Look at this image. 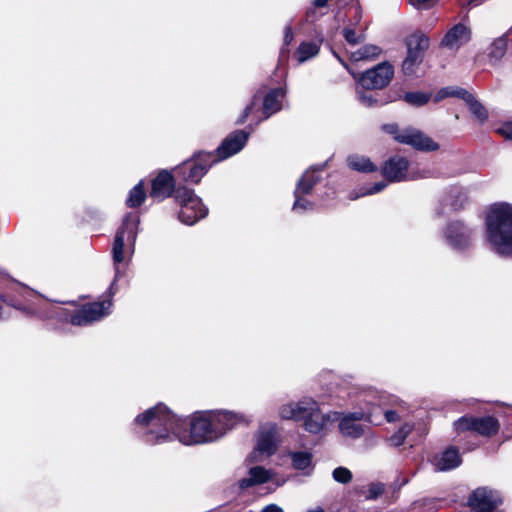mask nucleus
<instances>
[{
	"label": "nucleus",
	"mask_w": 512,
	"mask_h": 512,
	"mask_svg": "<svg viewBox=\"0 0 512 512\" xmlns=\"http://www.w3.org/2000/svg\"><path fill=\"white\" fill-rule=\"evenodd\" d=\"M3 303L17 310L26 311L24 303L11 294L0 293V304L2 305Z\"/></svg>",
	"instance_id": "obj_37"
},
{
	"label": "nucleus",
	"mask_w": 512,
	"mask_h": 512,
	"mask_svg": "<svg viewBox=\"0 0 512 512\" xmlns=\"http://www.w3.org/2000/svg\"><path fill=\"white\" fill-rule=\"evenodd\" d=\"M412 430V425L404 423L394 434L388 438L390 445L394 447L403 445Z\"/></svg>",
	"instance_id": "obj_33"
},
{
	"label": "nucleus",
	"mask_w": 512,
	"mask_h": 512,
	"mask_svg": "<svg viewBox=\"0 0 512 512\" xmlns=\"http://www.w3.org/2000/svg\"><path fill=\"white\" fill-rule=\"evenodd\" d=\"M496 132L505 139L512 140V121L505 122Z\"/></svg>",
	"instance_id": "obj_43"
},
{
	"label": "nucleus",
	"mask_w": 512,
	"mask_h": 512,
	"mask_svg": "<svg viewBox=\"0 0 512 512\" xmlns=\"http://www.w3.org/2000/svg\"><path fill=\"white\" fill-rule=\"evenodd\" d=\"M450 97V87L441 88L435 95L434 101L439 102L445 98Z\"/></svg>",
	"instance_id": "obj_47"
},
{
	"label": "nucleus",
	"mask_w": 512,
	"mask_h": 512,
	"mask_svg": "<svg viewBox=\"0 0 512 512\" xmlns=\"http://www.w3.org/2000/svg\"><path fill=\"white\" fill-rule=\"evenodd\" d=\"M356 14H357V15H356L357 20L359 21V20H360V18H361V8H360V7H358V8H357V10H356Z\"/></svg>",
	"instance_id": "obj_54"
},
{
	"label": "nucleus",
	"mask_w": 512,
	"mask_h": 512,
	"mask_svg": "<svg viewBox=\"0 0 512 512\" xmlns=\"http://www.w3.org/2000/svg\"><path fill=\"white\" fill-rule=\"evenodd\" d=\"M471 29L462 23L450 28L441 40V45L448 48H459L471 40Z\"/></svg>",
	"instance_id": "obj_19"
},
{
	"label": "nucleus",
	"mask_w": 512,
	"mask_h": 512,
	"mask_svg": "<svg viewBox=\"0 0 512 512\" xmlns=\"http://www.w3.org/2000/svg\"><path fill=\"white\" fill-rule=\"evenodd\" d=\"M386 186L387 184L384 181L376 182L372 186H370L365 192H363L362 195L364 196L376 194L384 190Z\"/></svg>",
	"instance_id": "obj_44"
},
{
	"label": "nucleus",
	"mask_w": 512,
	"mask_h": 512,
	"mask_svg": "<svg viewBox=\"0 0 512 512\" xmlns=\"http://www.w3.org/2000/svg\"><path fill=\"white\" fill-rule=\"evenodd\" d=\"M314 6L312 8H309L305 13V21L309 23L316 22L321 14H319Z\"/></svg>",
	"instance_id": "obj_45"
},
{
	"label": "nucleus",
	"mask_w": 512,
	"mask_h": 512,
	"mask_svg": "<svg viewBox=\"0 0 512 512\" xmlns=\"http://www.w3.org/2000/svg\"><path fill=\"white\" fill-rule=\"evenodd\" d=\"M359 101L367 107H377L388 103V100L378 99L373 94L366 91L358 92Z\"/></svg>",
	"instance_id": "obj_36"
},
{
	"label": "nucleus",
	"mask_w": 512,
	"mask_h": 512,
	"mask_svg": "<svg viewBox=\"0 0 512 512\" xmlns=\"http://www.w3.org/2000/svg\"><path fill=\"white\" fill-rule=\"evenodd\" d=\"M174 202L179 207V221L186 225H194L206 218L209 213V209L203 203L202 198L189 186L178 189Z\"/></svg>",
	"instance_id": "obj_7"
},
{
	"label": "nucleus",
	"mask_w": 512,
	"mask_h": 512,
	"mask_svg": "<svg viewBox=\"0 0 512 512\" xmlns=\"http://www.w3.org/2000/svg\"><path fill=\"white\" fill-rule=\"evenodd\" d=\"M455 431L460 433L472 432L474 434L491 438L500 430L499 420L491 415L476 417L464 415L454 422Z\"/></svg>",
	"instance_id": "obj_11"
},
{
	"label": "nucleus",
	"mask_w": 512,
	"mask_h": 512,
	"mask_svg": "<svg viewBox=\"0 0 512 512\" xmlns=\"http://www.w3.org/2000/svg\"><path fill=\"white\" fill-rule=\"evenodd\" d=\"M177 439L184 445H197L213 442L221 437L212 417L205 412H196L192 418H181Z\"/></svg>",
	"instance_id": "obj_4"
},
{
	"label": "nucleus",
	"mask_w": 512,
	"mask_h": 512,
	"mask_svg": "<svg viewBox=\"0 0 512 512\" xmlns=\"http://www.w3.org/2000/svg\"><path fill=\"white\" fill-rule=\"evenodd\" d=\"M74 317V311L69 309L56 307L47 313L48 319H54L60 323H70L72 325V318Z\"/></svg>",
	"instance_id": "obj_34"
},
{
	"label": "nucleus",
	"mask_w": 512,
	"mask_h": 512,
	"mask_svg": "<svg viewBox=\"0 0 512 512\" xmlns=\"http://www.w3.org/2000/svg\"><path fill=\"white\" fill-rule=\"evenodd\" d=\"M443 235L446 242L455 250L465 251L472 245L473 230L464 221H449Z\"/></svg>",
	"instance_id": "obj_16"
},
{
	"label": "nucleus",
	"mask_w": 512,
	"mask_h": 512,
	"mask_svg": "<svg viewBox=\"0 0 512 512\" xmlns=\"http://www.w3.org/2000/svg\"><path fill=\"white\" fill-rule=\"evenodd\" d=\"M470 100L471 101L466 102L469 111L473 114L474 118L479 122V124L483 125L489 117L487 109L476 99L473 94L471 95Z\"/></svg>",
	"instance_id": "obj_32"
},
{
	"label": "nucleus",
	"mask_w": 512,
	"mask_h": 512,
	"mask_svg": "<svg viewBox=\"0 0 512 512\" xmlns=\"http://www.w3.org/2000/svg\"><path fill=\"white\" fill-rule=\"evenodd\" d=\"M139 215L137 213L129 212L127 213L121 225L116 231L113 247H112V257L115 265L116 274L115 277L108 287L107 291L102 296L101 300H110L111 307L113 306V297L118 291L117 281L119 275V267L118 264L122 263L124 260V247L125 243L134 244L137 234H138V226H139Z\"/></svg>",
	"instance_id": "obj_3"
},
{
	"label": "nucleus",
	"mask_w": 512,
	"mask_h": 512,
	"mask_svg": "<svg viewBox=\"0 0 512 512\" xmlns=\"http://www.w3.org/2000/svg\"><path fill=\"white\" fill-rule=\"evenodd\" d=\"M347 418H350L352 421H360L363 420L364 414L363 412H352L346 415Z\"/></svg>",
	"instance_id": "obj_49"
},
{
	"label": "nucleus",
	"mask_w": 512,
	"mask_h": 512,
	"mask_svg": "<svg viewBox=\"0 0 512 512\" xmlns=\"http://www.w3.org/2000/svg\"><path fill=\"white\" fill-rule=\"evenodd\" d=\"M307 512H325V511H324V509H323V508H321V507H317L316 509H314V510H309V511H307Z\"/></svg>",
	"instance_id": "obj_55"
},
{
	"label": "nucleus",
	"mask_w": 512,
	"mask_h": 512,
	"mask_svg": "<svg viewBox=\"0 0 512 512\" xmlns=\"http://www.w3.org/2000/svg\"><path fill=\"white\" fill-rule=\"evenodd\" d=\"M383 489L379 488L377 490H370V492L373 494V496L376 498L382 493Z\"/></svg>",
	"instance_id": "obj_52"
},
{
	"label": "nucleus",
	"mask_w": 512,
	"mask_h": 512,
	"mask_svg": "<svg viewBox=\"0 0 512 512\" xmlns=\"http://www.w3.org/2000/svg\"><path fill=\"white\" fill-rule=\"evenodd\" d=\"M472 93L468 90L460 87H450V97H456L462 99L465 103L471 101Z\"/></svg>",
	"instance_id": "obj_41"
},
{
	"label": "nucleus",
	"mask_w": 512,
	"mask_h": 512,
	"mask_svg": "<svg viewBox=\"0 0 512 512\" xmlns=\"http://www.w3.org/2000/svg\"><path fill=\"white\" fill-rule=\"evenodd\" d=\"M257 450L268 456L276 453L277 445L272 431H265L260 435L257 441Z\"/></svg>",
	"instance_id": "obj_27"
},
{
	"label": "nucleus",
	"mask_w": 512,
	"mask_h": 512,
	"mask_svg": "<svg viewBox=\"0 0 512 512\" xmlns=\"http://www.w3.org/2000/svg\"><path fill=\"white\" fill-rule=\"evenodd\" d=\"M350 2H352L353 0H349Z\"/></svg>",
	"instance_id": "obj_58"
},
{
	"label": "nucleus",
	"mask_w": 512,
	"mask_h": 512,
	"mask_svg": "<svg viewBox=\"0 0 512 512\" xmlns=\"http://www.w3.org/2000/svg\"><path fill=\"white\" fill-rule=\"evenodd\" d=\"M319 171L316 169H308L306 170L300 179L296 183V187L293 194H307L310 195L317 185L320 182L321 178L317 174Z\"/></svg>",
	"instance_id": "obj_21"
},
{
	"label": "nucleus",
	"mask_w": 512,
	"mask_h": 512,
	"mask_svg": "<svg viewBox=\"0 0 512 512\" xmlns=\"http://www.w3.org/2000/svg\"><path fill=\"white\" fill-rule=\"evenodd\" d=\"M384 417L388 423H394L400 420V415L396 410H386Z\"/></svg>",
	"instance_id": "obj_46"
},
{
	"label": "nucleus",
	"mask_w": 512,
	"mask_h": 512,
	"mask_svg": "<svg viewBox=\"0 0 512 512\" xmlns=\"http://www.w3.org/2000/svg\"><path fill=\"white\" fill-rule=\"evenodd\" d=\"M382 130L391 135L396 142L410 145L417 151L434 152L440 148L431 137L416 129L400 130L398 124L388 123L382 126Z\"/></svg>",
	"instance_id": "obj_9"
},
{
	"label": "nucleus",
	"mask_w": 512,
	"mask_h": 512,
	"mask_svg": "<svg viewBox=\"0 0 512 512\" xmlns=\"http://www.w3.org/2000/svg\"><path fill=\"white\" fill-rule=\"evenodd\" d=\"M306 194H294L293 210H311L313 209L314 203L307 200L304 196Z\"/></svg>",
	"instance_id": "obj_40"
},
{
	"label": "nucleus",
	"mask_w": 512,
	"mask_h": 512,
	"mask_svg": "<svg viewBox=\"0 0 512 512\" xmlns=\"http://www.w3.org/2000/svg\"><path fill=\"white\" fill-rule=\"evenodd\" d=\"M180 187L172 169H160L150 181L149 196L156 202L174 200Z\"/></svg>",
	"instance_id": "obj_13"
},
{
	"label": "nucleus",
	"mask_w": 512,
	"mask_h": 512,
	"mask_svg": "<svg viewBox=\"0 0 512 512\" xmlns=\"http://www.w3.org/2000/svg\"><path fill=\"white\" fill-rule=\"evenodd\" d=\"M248 138L249 133L244 130H235L230 133L214 151H208L214 165L241 151Z\"/></svg>",
	"instance_id": "obj_17"
},
{
	"label": "nucleus",
	"mask_w": 512,
	"mask_h": 512,
	"mask_svg": "<svg viewBox=\"0 0 512 512\" xmlns=\"http://www.w3.org/2000/svg\"><path fill=\"white\" fill-rule=\"evenodd\" d=\"M394 66L384 61L359 75L357 82L365 90H380L389 85L394 76Z\"/></svg>",
	"instance_id": "obj_14"
},
{
	"label": "nucleus",
	"mask_w": 512,
	"mask_h": 512,
	"mask_svg": "<svg viewBox=\"0 0 512 512\" xmlns=\"http://www.w3.org/2000/svg\"><path fill=\"white\" fill-rule=\"evenodd\" d=\"M431 97V92L408 91L403 95V100L413 107H422L431 100Z\"/></svg>",
	"instance_id": "obj_31"
},
{
	"label": "nucleus",
	"mask_w": 512,
	"mask_h": 512,
	"mask_svg": "<svg viewBox=\"0 0 512 512\" xmlns=\"http://www.w3.org/2000/svg\"><path fill=\"white\" fill-rule=\"evenodd\" d=\"M343 37L350 45H357L364 41L363 34H357L354 28L344 27L342 31Z\"/></svg>",
	"instance_id": "obj_38"
},
{
	"label": "nucleus",
	"mask_w": 512,
	"mask_h": 512,
	"mask_svg": "<svg viewBox=\"0 0 512 512\" xmlns=\"http://www.w3.org/2000/svg\"><path fill=\"white\" fill-rule=\"evenodd\" d=\"M330 0H313L312 4L315 8H324L328 5Z\"/></svg>",
	"instance_id": "obj_51"
},
{
	"label": "nucleus",
	"mask_w": 512,
	"mask_h": 512,
	"mask_svg": "<svg viewBox=\"0 0 512 512\" xmlns=\"http://www.w3.org/2000/svg\"><path fill=\"white\" fill-rule=\"evenodd\" d=\"M485 236L491 248L500 256L512 257V204L495 202L485 216Z\"/></svg>",
	"instance_id": "obj_2"
},
{
	"label": "nucleus",
	"mask_w": 512,
	"mask_h": 512,
	"mask_svg": "<svg viewBox=\"0 0 512 512\" xmlns=\"http://www.w3.org/2000/svg\"><path fill=\"white\" fill-rule=\"evenodd\" d=\"M409 161L399 155L389 157L381 167V174L390 183L402 182L407 179Z\"/></svg>",
	"instance_id": "obj_18"
},
{
	"label": "nucleus",
	"mask_w": 512,
	"mask_h": 512,
	"mask_svg": "<svg viewBox=\"0 0 512 512\" xmlns=\"http://www.w3.org/2000/svg\"><path fill=\"white\" fill-rule=\"evenodd\" d=\"M347 165L351 170L362 173H373L378 171V167L365 156H349L347 159Z\"/></svg>",
	"instance_id": "obj_24"
},
{
	"label": "nucleus",
	"mask_w": 512,
	"mask_h": 512,
	"mask_svg": "<svg viewBox=\"0 0 512 512\" xmlns=\"http://www.w3.org/2000/svg\"><path fill=\"white\" fill-rule=\"evenodd\" d=\"M212 156L205 150H196L192 155L172 168L180 186L198 185L214 166Z\"/></svg>",
	"instance_id": "obj_5"
},
{
	"label": "nucleus",
	"mask_w": 512,
	"mask_h": 512,
	"mask_svg": "<svg viewBox=\"0 0 512 512\" xmlns=\"http://www.w3.org/2000/svg\"><path fill=\"white\" fill-rule=\"evenodd\" d=\"M147 198V192L145 190V184L143 180H140L132 189H130L125 204L129 208L140 207Z\"/></svg>",
	"instance_id": "obj_26"
},
{
	"label": "nucleus",
	"mask_w": 512,
	"mask_h": 512,
	"mask_svg": "<svg viewBox=\"0 0 512 512\" xmlns=\"http://www.w3.org/2000/svg\"><path fill=\"white\" fill-rule=\"evenodd\" d=\"M284 97V90L280 87L270 89L266 94L261 89L257 90L253 95L251 102L244 108L241 115L236 120L237 125H242L247 118L254 112L259 101L262 100L263 115L268 118L272 114L278 112L282 108L281 98Z\"/></svg>",
	"instance_id": "obj_10"
},
{
	"label": "nucleus",
	"mask_w": 512,
	"mask_h": 512,
	"mask_svg": "<svg viewBox=\"0 0 512 512\" xmlns=\"http://www.w3.org/2000/svg\"><path fill=\"white\" fill-rule=\"evenodd\" d=\"M282 418L293 419L304 422V429L312 434L320 433L329 417L322 414L316 401H300L283 407L281 410Z\"/></svg>",
	"instance_id": "obj_6"
},
{
	"label": "nucleus",
	"mask_w": 512,
	"mask_h": 512,
	"mask_svg": "<svg viewBox=\"0 0 512 512\" xmlns=\"http://www.w3.org/2000/svg\"><path fill=\"white\" fill-rule=\"evenodd\" d=\"M382 52V49L374 44H366L359 48L357 51L352 52L350 60L358 62L361 60L374 59L378 57Z\"/></svg>",
	"instance_id": "obj_29"
},
{
	"label": "nucleus",
	"mask_w": 512,
	"mask_h": 512,
	"mask_svg": "<svg viewBox=\"0 0 512 512\" xmlns=\"http://www.w3.org/2000/svg\"><path fill=\"white\" fill-rule=\"evenodd\" d=\"M294 40V33L291 24H288L284 29L282 53L288 51V46Z\"/></svg>",
	"instance_id": "obj_42"
},
{
	"label": "nucleus",
	"mask_w": 512,
	"mask_h": 512,
	"mask_svg": "<svg viewBox=\"0 0 512 512\" xmlns=\"http://www.w3.org/2000/svg\"><path fill=\"white\" fill-rule=\"evenodd\" d=\"M339 429L345 436L359 438L363 435L364 429L360 424L344 416L339 422Z\"/></svg>",
	"instance_id": "obj_30"
},
{
	"label": "nucleus",
	"mask_w": 512,
	"mask_h": 512,
	"mask_svg": "<svg viewBox=\"0 0 512 512\" xmlns=\"http://www.w3.org/2000/svg\"><path fill=\"white\" fill-rule=\"evenodd\" d=\"M407 55L402 61L401 72L405 77H418V71L429 48L430 39L422 33H413L404 40Z\"/></svg>",
	"instance_id": "obj_8"
},
{
	"label": "nucleus",
	"mask_w": 512,
	"mask_h": 512,
	"mask_svg": "<svg viewBox=\"0 0 512 512\" xmlns=\"http://www.w3.org/2000/svg\"><path fill=\"white\" fill-rule=\"evenodd\" d=\"M74 305V317L72 318V325L85 327L95 322H98L111 313L110 300H98L78 304L76 301L69 302Z\"/></svg>",
	"instance_id": "obj_12"
},
{
	"label": "nucleus",
	"mask_w": 512,
	"mask_h": 512,
	"mask_svg": "<svg viewBox=\"0 0 512 512\" xmlns=\"http://www.w3.org/2000/svg\"><path fill=\"white\" fill-rule=\"evenodd\" d=\"M332 476L336 482L341 484L349 483L353 477L351 471L348 468L342 466L335 468L333 470Z\"/></svg>",
	"instance_id": "obj_39"
},
{
	"label": "nucleus",
	"mask_w": 512,
	"mask_h": 512,
	"mask_svg": "<svg viewBox=\"0 0 512 512\" xmlns=\"http://www.w3.org/2000/svg\"><path fill=\"white\" fill-rule=\"evenodd\" d=\"M333 54L347 68L345 61L335 51H333Z\"/></svg>",
	"instance_id": "obj_53"
},
{
	"label": "nucleus",
	"mask_w": 512,
	"mask_h": 512,
	"mask_svg": "<svg viewBox=\"0 0 512 512\" xmlns=\"http://www.w3.org/2000/svg\"><path fill=\"white\" fill-rule=\"evenodd\" d=\"M212 417L216 430L221 437L228 431L244 422V417L232 411H218Z\"/></svg>",
	"instance_id": "obj_20"
},
{
	"label": "nucleus",
	"mask_w": 512,
	"mask_h": 512,
	"mask_svg": "<svg viewBox=\"0 0 512 512\" xmlns=\"http://www.w3.org/2000/svg\"><path fill=\"white\" fill-rule=\"evenodd\" d=\"M180 417L162 402L138 414L133 421L134 434L147 445H159L177 439Z\"/></svg>",
	"instance_id": "obj_1"
},
{
	"label": "nucleus",
	"mask_w": 512,
	"mask_h": 512,
	"mask_svg": "<svg viewBox=\"0 0 512 512\" xmlns=\"http://www.w3.org/2000/svg\"><path fill=\"white\" fill-rule=\"evenodd\" d=\"M320 51V45L315 42L303 41L295 51V57L298 62L303 63L316 56Z\"/></svg>",
	"instance_id": "obj_28"
},
{
	"label": "nucleus",
	"mask_w": 512,
	"mask_h": 512,
	"mask_svg": "<svg viewBox=\"0 0 512 512\" xmlns=\"http://www.w3.org/2000/svg\"><path fill=\"white\" fill-rule=\"evenodd\" d=\"M292 466L297 470H305L307 469L312 462V454L309 452H294L291 455Z\"/></svg>",
	"instance_id": "obj_35"
},
{
	"label": "nucleus",
	"mask_w": 512,
	"mask_h": 512,
	"mask_svg": "<svg viewBox=\"0 0 512 512\" xmlns=\"http://www.w3.org/2000/svg\"><path fill=\"white\" fill-rule=\"evenodd\" d=\"M261 512H284L283 509L276 504H270L264 507Z\"/></svg>",
	"instance_id": "obj_50"
},
{
	"label": "nucleus",
	"mask_w": 512,
	"mask_h": 512,
	"mask_svg": "<svg viewBox=\"0 0 512 512\" xmlns=\"http://www.w3.org/2000/svg\"><path fill=\"white\" fill-rule=\"evenodd\" d=\"M3 318V305L0 304V320Z\"/></svg>",
	"instance_id": "obj_56"
},
{
	"label": "nucleus",
	"mask_w": 512,
	"mask_h": 512,
	"mask_svg": "<svg viewBox=\"0 0 512 512\" xmlns=\"http://www.w3.org/2000/svg\"><path fill=\"white\" fill-rule=\"evenodd\" d=\"M502 504L501 493L485 486L474 489L467 499V506L472 512H495Z\"/></svg>",
	"instance_id": "obj_15"
},
{
	"label": "nucleus",
	"mask_w": 512,
	"mask_h": 512,
	"mask_svg": "<svg viewBox=\"0 0 512 512\" xmlns=\"http://www.w3.org/2000/svg\"><path fill=\"white\" fill-rule=\"evenodd\" d=\"M508 45V33L503 34L502 36L496 38L491 45L489 46L488 58L489 61L498 62L500 61L507 52Z\"/></svg>",
	"instance_id": "obj_25"
},
{
	"label": "nucleus",
	"mask_w": 512,
	"mask_h": 512,
	"mask_svg": "<svg viewBox=\"0 0 512 512\" xmlns=\"http://www.w3.org/2000/svg\"><path fill=\"white\" fill-rule=\"evenodd\" d=\"M450 97V87L441 88L435 95L434 101L439 102L445 98Z\"/></svg>",
	"instance_id": "obj_48"
},
{
	"label": "nucleus",
	"mask_w": 512,
	"mask_h": 512,
	"mask_svg": "<svg viewBox=\"0 0 512 512\" xmlns=\"http://www.w3.org/2000/svg\"><path fill=\"white\" fill-rule=\"evenodd\" d=\"M249 475V477L242 478L239 481L241 489H247L255 485L267 483L271 478L269 471L262 466H254L250 468Z\"/></svg>",
	"instance_id": "obj_23"
},
{
	"label": "nucleus",
	"mask_w": 512,
	"mask_h": 512,
	"mask_svg": "<svg viewBox=\"0 0 512 512\" xmlns=\"http://www.w3.org/2000/svg\"><path fill=\"white\" fill-rule=\"evenodd\" d=\"M89 296H81L80 299H87Z\"/></svg>",
	"instance_id": "obj_57"
},
{
	"label": "nucleus",
	"mask_w": 512,
	"mask_h": 512,
	"mask_svg": "<svg viewBox=\"0 0 512 512\" xmlns=\"http://www.w3.org/2000/svg\"><path fill=\"white\" fill-rule=\"evenodd\" d=\"M461 462L459 449L455 446H449L442 452L436 466L440 471H447L457 468Z\"/></svg>",
	"instance_id": "obj_22"
}]
</instances>
